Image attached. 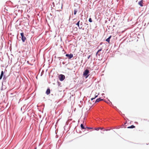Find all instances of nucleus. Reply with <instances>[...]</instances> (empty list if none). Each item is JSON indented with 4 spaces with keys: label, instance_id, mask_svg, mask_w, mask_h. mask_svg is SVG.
Masks as SVG:
<instances>
[{
    "label": "nucleus",
    "instance_id": "dca6fc26",
    "mask_svg": "<svg viewBox=\"0 0 149 149\" xmlns=\"http://www.w3.org/2000/svg\"><path fill=\"white\" fill-rule=\"evenodd\" d=\"M77 11L76 10H74V15H76V13H77Z\"/></svg>",
    "mask_w": 149,
    "mask_h": 149
},
{
    "label": "nucleus",
    "instance_id": "6ab92c4d",
    "mask_svg": "<svg viewBox=\"0 0 149 149\" xmlns=\"http://www.w3.org/2000/svg\"><path fill=\"white\" fill-rule=\"evenodd\" d=\"M91 57V55H89L88 56V59H89L90 57Z\"/></svg>",
    "mask_w": 149,
    "mask_h": 149
},
{
    "label": "nucleus",
    "instance_id": "f3484780",
    "mask_svg": "<svg viewBox=\"0 0 149 149\" xmlns=\"http://www.w3.org/2000/svg\"><path fill=\"white\" fill-rule=\"evenodd\" d=\"M99 129H100V127H98V128L95 129V130H99Z\"/></svg>",
    "mask_w": 149,
    "mask_h": 149
},
{
    "label": "nucleus",
    "instance_id": "9b49d317",
    "mask_svg": "<svg viewBox=\"0 0 149 149\" xmlns=\"http://www.w3.org/2000/svg\"><path fill=\"white\" fill-rule=\"evenodd\" d=\"M3 71H2L1 72V74L0 76V79H1L2 78V77L3 75Z\"/></svg>",
    "mask_w": 149,
    "mask_h": 149
},
{
    "label": "nucleus",
    "instance_id": "4468645a",
    "mask_svg": "<svg viewBox=\"0 0 149 149\" xmlns=\"http://www.w3.org/2000/svg\"><path fill=\"white\" fill-rule=\"evenodd\" d=\"M106 41L107 42L109 43H110V39L108 38H107L106 40Z\"/></svg>",
    "mask_w": 149,
    "mask_h": 149
},
{
    "label": "nucleus",
    "instance_id": "423d86ee",
    "mask_svg": "<svg viewBox=\"0 0 149 149\" xmlns=\"http://www.w3.org/2000/svg\"><path fill=\"white\" fill-rule=\"evenodd\" d=\"M99 95V94H97V93H96L95 94V97H93L92 98H91V100H93L94 99H95V98L97 97V96H98Z\"/></svg>",
    "mask_w": 149,
    "mask_h": 149
},
{
    "label": "nucleus",
    "instance_id": "4be33fe9",
    "mask_svg": "<svg viewBox=\"0 0 149 149\" xmlns=\"http://www.w3.org/2000/svg\"><path fill=\"white\" fill-rule=\"evenodd\" d=\"M37 149L36 147V148H35V149Z\"/></svg>",
    "mask_w": 149,
    "mask_h": 149
},
{
    "label": "nucleus",
    "instance_id": "39448f33",
    "mask_svg": "<svg viewBox=\"0 0 149 149\" xmlns=\"http://www.w3.org/2000/svg\"><path fill=\"white\" fill-rule=\"evenodd\" d=\"M66 56L67 57H68V58L69 59H70L71 58H72L73 56V55L72 54H66Z\"/></svg>",
    "mask_w": 149,
    "mask_h": 149
},
{
    "label": "nucleus",
    "instance_id": "f8f14e48",
    "mask_svg": "<svg viewBox=\"0 0 149 149\" xmlns=\"http://www.w3.org/2000/svg\"><path fill=\"white\" fill-rule=\"evenodd\" d=\"M135 127L134 126L132 125L128 127L127 128H134Z\"/></svg>",
    "mask_w": 149,
    "mask_h": 149
},
{
    "label": "nucleus",
    "instance_id": "a211bd4d",
    "mask_svg": "<svg viewBox=\"0 0 149 149\" xmlns=\"http://www.w3.org/2000/svg\"><path fill=\"white\" fill-rule=\"evenodd\" d=\"M111 36H110L108 38L110 40V39H111Z\"/></svg>",
    "mask_w": 149,
    "mask_h": 149
},
{
    "label": "nucleus",
    "instance_id": "0eeeda50",
    "mask_svg": "<svg viewBox=\"0 0 149 149\" xmlns=\"http://www.w3.org/2000/svg\"><path fill=\"white\" fill-rule=\"evenodd\" d=\"M143 1L141 0L139 1L138 3V4L141 7H142L143 6Z\"/></svg>",
    "mask_w": 149,
    "mask_h": 149
},
{
    "label": "nucleus",
    "instance_id": "aec40b11",
    "mask_svg": "<svg viewBox=\"0 0 149 149\" xmlns=\"http://www.w3.org/2000/svg\"><path fill=\"white\" fill-rule=\"evenodd\" d=\"M100 129L101 130H102L103 129V127H100Z\"/></svg>",
    "mask_w": 149,
    "mask_h": 149
},
{
    "label": "nucleus",
    "instance_id": "f03ea898",
    "mask_svg": "<svg viewBox=\"0 0 149 149\" xmlns=\"http://www.w3.org/2000/svg\"><path fill=\"white\" fill-rule=\"evenodd\" d=\"M20 35L21 36L22 40L23 42H24L26 38L25 36H24V33L23 32L21 33H20Z\"/></svg>",
    "mask_w": 149,
    "mask_h": 149
},
{
    "label": "nucleus",
    "instance_id": "ddd939ff",
    "mask_svg": "<svg viewBox=\"0 0 149 149\" xmlns=\"http://www.w3.org/2000/svg\"><path fill=\"white\" fill-rule=\"evenodd\" d=\"M81 127L82 129H85L83 125L82 124L81 125Z\"/></svg>",
    "mask_w": 149,
    "mask_h": 149
},
{
    "label": "nucleus",
    "instance_id": "20e7f679",
    "mask_svg": "<svg viewBox=\"0 0 149 149\" xmlns=\"http://www.w3.org/2000/svg\"><path fill=\"white\" fill-rule=\"evenodd\" d=\"M89 70H86L84 72L83 75L85 76H87L89 73Z\"/></svg>",
    "mask_w": 149,
    "mask_h": 149
},
{
    "label": "nucleus",
    "instance_id": "412c9836",
    "mask_svg": "<svg viewBox=\"0 0 149 149\" xmlns=\"http://www.w3.org/2000/svg\"><path fill=\"white\" fill-rule=\"evenodd\" d=\"M108 130V129H107V130H104V131H105V130L108 131V130Z\"/></svg>",
    "mask_w": 149,
    "mask_h": 149
},
{
    "label": "nucleus",
    "instance_id": "f257e3e1",
    "mask_svg": "<svg viewBox=\"0 0 149 149\" xmlns=\"http://www.w3.org/2000/svg\"><path fill=\"white\" fill-rule=\"evenodd\" d=\"M82 22H80V21L79 20L77 23L76 25L78 26L79 29H81L82 27Z\"/></svg>",
    "mask_w": 149,
    "mask_h": 149
},
{
    "label": "nucleus",
    "instance_id": "1a4fd4ad",
    "mask_svg": "<svg viewBox=\"0 0 149 149\" xmlns=\"http://www.w3.org/2000/svg\"><path fill=\"white\" fill-rule=\"evenodd\" d=\"M50 90L49 89H47L46 92V93L47 94V95H49V94L50 93Z\"/></svg>",
    "mask_w": 149,
    "mask_h": 149
},
{
    "label": "nucleus",
    "instance_id": "2eb2a0df",
    "mask_svg": "<svg viewBox=\"0 0 149 149\" xmlns=\"http://www.w3.org/2000/svg\"><path fill=\"white\" fill-rule=\"evenodd\" d=\"M89 21L90 22H92V19L91 18L89 19Z\"/></svg>",
    "mask_w": 149,
    "mask_h": 149
},
{
    "label": "nucleus",
    "instance_id": "6e6552de",
    "mask_svg": "<svg viewBox=\"0 0 149 149\" xmlns=\"http://www.w3.org/2000/svg\"><path fill=\"white\" fill-rule=\"evenodd\" d=\"M102 50V49H99L98 51L96 53V56H100V54H98L99 52L101 51V50Z\"/></svg>",
    "mask_w": 149,
    "mask_h": 149
},
{
    "label": "nucleus",
    "instance_id": "9d476101",
    "mask_svg": "<svg viewBox=\"0 0 149 149\" xmlns=\"http://www.w3.org/2000/svg\"><path fill=\"white\" fill-rule=\"evenodd\" d=\"M103 100V99H101V98H98L96 100L95 102H99V101H101V100Z\"/></svg>",
    "mask_w": 149,
    "mask_h": 149
},
{
    "label": "nucleus",
    "instance_id": "7ed1b4c3",
    "mask_svg": "<svg viewBox=\"0 0 149 149\" xmlns=\"http://www.w3.org/2000/svg\"><path fill=\"white\" fill-rule=\"evenodd\" d=\"M59 79L61 81H63L65 79V76L63 74H60L59 76Z\"/></svg>",
    "mask_w": 149,
    "mask_h": 149
}]
</instances>
